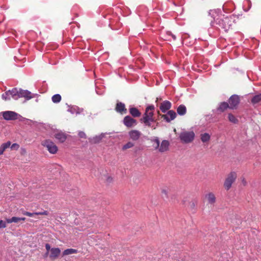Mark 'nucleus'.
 I'll return each instance as SVG.
<instances>
[{"label": "nucleus", "mask_w": 261, "mask_h": 261, "mask_svg": "<svg viewBox=\"0 0 261 261\" xmlns=\"http://www.w3.org/2000/svg\"><path fill=\"white\" fill-rule=\"evenodd\" d=\"M210 15L214 19V21L211 22V25L221 28L227 31L232 25V21L228 16L224 15H219L217 14L216 10H210Z\"/></svg>", "instance_id": "obj_1"}, {"label": "nucleus", "mask_w": 261, "mask_h": 261, "mask_svg": "<svg viewBox=\"0 0 261 261\" xmlns=\"http://www.w3.org/2000/svg\"><path fill=\"white\" fill-rule=\"evenodd\" d=\"M153 143V146L155 150H158L160 152H165L168 150L169 142L168 140H164L160 144V141L158 137H154L151 140Z\"/></svg>", "instance_id": "obj_2"}, {"label": "nucleus", "mask_w": 261, "mask_h": 261, "mask_svg": "<svg viewBox=\"0 0 261 261\" xmlns=\"http://www.w3.org/2000/svg\"><path fill=\"white\" fill-rule=\"evenodd\" d=\"M195 136V133L193 131H185L180 134L179 137L182 142L189 143L193 141Z\"/></svg>", "instance_id": "obj_3"}, {"label": "nucleus", "mask_w": 261, "mask_h": 261, "mask_svg": "<svg viewBox=\"0 0 261 261\" xmlns=\"http://www.w3.org/2000/svg\"><path fill=\"white\" fill-rule=\"evenodd\" d=\"M41 145L45 147L48 152L51 154L57 152L58 148L54 142L49 139L43 140L41 142Z\"/></svg>", "instance_id": "obj_4"}, {"label": "nucleus", "mask_w": 261, "mask_h": 261, "mask_svg": "<svg viewBox=\"0 0 261 261\" xmlns=\"http://www.w3.org/2000/svg\"><path fill=\"white\" fill-rule=\"evenodd\" d=\"M50 136H53L60 143L64 142L67 138V134L61 130L52 129Z\"/></svg>", "instance_id": "obj_5"}, {"label": "nucleus", "mask_w": 261, "mask_h": 261, "mask_svg": "<svg viewBox=\"0 0 261 261\" xmlns=\"http://www.w3.org/2000/svg\"><path fill=\"white\" fill-rule=\"evenodd\" d=\"M237 178V173L231 172L227 176L224 183V187L226 190H228Z\"/></svg>", "instance_id": "obj_6"}, {"label": "nucleus", "mask_w": 261, "mask_h": 261, "mask_svg": "<svg viewBox=\"0 0 261 261\" xmlns=\"http://www.w3.org/2000/svg\"><path fill=\"white\" fill-rule=\"evenodd\" d=\"M4 118L6 120H14L17 119L20 116L18 114L11 111H7L2 112Z\"/></svg>", "instance_id": "obj_7"}, {"label": "nucleus", "mask_w": 261, "mask_h": 261, "mask_svg": "<svg viewBox=\"0 0 261 261\" xmlns=\"http://www.w3.org/2000/svg\"><path fill=\"white\" fill-rule=\"evenodd\" d=\"M123 123L127 127H133L137 125V121L129 116H125L123 119Z\"/></svg>", "instance_id": "obj_8"}, {"label": "nucleus", "mask_w": 261, "mask_h": 261, "mask_svg": "<svg viewBox=\"0 0 261 261\" xmlns=\"http://www.w3.org/2000/svg\"><path fill=\"white\" fill-rule=\"evenodd\" d=\"M239 103V98L238 95H232L229 99V108L235 109Z\"/></svg>", "instance_id": "obj_9"}, {"label": "nucleus", "mask_w": 261, "mask_h": 261, "mask_svg": "<svg viewBox=\"0 0 261 261\" xmlns=\"http://www.w3.org/2000/svg\"><path fill=\"white\" fill-rule=\"evenodd\" d=\"M36 95H37V94H32L28 90L20 89L19 98L24 97L26 100H28L35 97Z\"/></svg>", "instance_id": "obj_10"}, {"label": "nucleus", "mask_w": 261, "mask_h": 261, "mask_svg": "<svg viewBox=\"0 0 261 261\" xmlns=\"http://www.w3.org/2000/svg\"><path fill=\"white\" fill-rule=\"evenodd\" d=\"M68 109L67 111L72 114H75L76 115H79L82 113L84 111V109L83 108H79L76 106L68 105Z\"/></svg>", "instance_id": "obj_11"}, {"label": "nucleus", "mask_w": 261, "mask_h": 261, "mask_svg": "<svg viewBox=\"0 0 261 261\" xmlns=\"http://www.w3.org/2000/svg\"><path fill=\"white\" fill-rule=\"evenodd\" d=\"M176 116V113L173 110H170L168 112L167 114L163 115V118L167 122H169L170 121L174 119Z\"/></svg>", "instance_id": "obj_12"}, {"label": "nucleus", "mask_w": 261, "mask_h": 261, "mask_svg": "<svg viewBox=\"0 0 261 261\" xmlns=\"http://www.w3.org/2000/svg\"><path fill=\"white\" fill-rule=\"evenodd\" d=\"M153 112H145L142 118L141 119V121L142 123L147 122L149 121H154L153 118Z\"/></svg>", "instance_id": "obj_13"}, {"label": "nucleus", "mask_w": 261, "mask_h": 261, "mask_svg": "<svg viewBox=\"0 0 261 261\" xmlns=\"http://www.w3.org/2000/svg\"><path fill=\"white\" fill-rule=\"evenodd\" d=\"M171 107V103L168 100L163 101L160 106V109L163 113H165Z\"/></svg>", "instance_id": "obj_14"}, {"label": "nucleus", "mask_w": 261, "mask_h": 261, "mask_svg": "<svg viewBox=\"0 0 261 261\" xmlns=\"http://www.w3.org/2000/svg\"><path fill=\"white\" fill-rule=\"evenodd\" d=\"M205 198L206 199L208 203L211 205H214L216 201L215 195L212 192L207 193L205 195Z\"/></svg>", "instance_id": "obj_15"}, {"label": "nucleus", "mask_w": 261, "mask_h": 261, "mask_svg": "<svg viewBox=\"0 0 261 261\" xmlns=\"http://www.w3.org/2000/svg\"><path fill=\"white\" fill-rule=\"evenodd\" d=\"M141 135V132L137 130H132L129 132L130 138L134 141L138 140L140 137Z\"/></svg>", "instance_id": "obj_16"}, {"label": "nucleus", "mask_w": 261, "mask_h": 261, "mask_svg": "<svg viewBox=\"0 0 261 261\" xmlns=\"http://www.w3.org/2000/svg\"><path fill=\"white\" fill-rule=\"evenodd\" d=\"M107 134V133H101L99 135L95 136L93 138H89V141L92 143H99Z\"/></svg>", "instance_id": "obj_17"}, {"label": "nucleus", "mask_w": 261, "mask_h": 261, "mask_svg": "<svg viewBox=\"0 0 261 261\" xmlns=\"http://www.w3.org/2000/svg\"><path fill=\"white\" fill-rule=\"evenodd\" d=\"M61 250L58 248H52L50 249V257L52 259L57 258L60 254Z\"/></svg>", "instance_id": "obj_18"}, {"label": "nucleus", "mask_w": 261, "mask_h": 261, "mask_svg": "<svg viewBox=\"0 0 261 261\" xmlns=\"http://www.w3.org/2000/svg\"><path fill=\"white\" fill-rule=\"evenodd\" d=\"M20 89L18 90L17 88H13L10 90L11 97L17 100L19 98Z\"/></svg>", "instance_id": "obj_19"}, {"label": "nucleus", "mask_w": 261, "mask_h": 261, "mask_svg": "<svg viewBox=\"0 0 261 261\" xmlns=\"http://www.w3.org/2000/svg\"><path fill=\"white\" fill-rule=\"evenodd\" d=\"M223 9L224 11L226 12H230L232 11L234 9L233 5L231 3H225L223 6Z\"/></svg>", "instance_id": "obj_20"}, {"label": "nucleus", "mask_w": 261, "mask_h": 261, "mask_svg": "<svg viewBox=\"0 0 261 261\" xmlns=\"http://www.w3.org/2000/svg\"><path fill=\"white\" fill-rule=\"evenodd\" d=\"M116 110L117 112L122 113L123 112L126 113V109L125 108V105L122 102H118L117 104Z\"/></svg>", "instance_id": "obj_21"}, {"label": "nucleus", "mask_w": 261, "mask_h": 261, "mask_svg": "<svg viewBox=\"0 0 261 261\" xmlns=\"http://www.w3.org/2000/svg\"><path fill=\"white\" fill-rule=\"evenodd\" d=\"M210 139L211 135L207 133H204L200 135V139L204 143L208 142Z\"/></svg>", "instance_id": "obj_22"}, {"label": "nucleus", "mask_w": 261, "mask_h": 261, "mask_svg": "<svg viewBox=\"0 0 261 261\" xmlns=\"http://www.w3.org/2000/svg\"><path fill=\"white\" fill-rule=\"evenodd\" d=\"M129 113L134 117H138L141 115V113L136 108H130L129 109Z\"/></svg>", "instance_id": "obj_23"}, {"label": "nucleus", "mask_w": 261, "mask_h": 261, "mask_svg": "<svg viewBox=\"0 0 261 261\" xmlns=\"http://www.w3.org/2000/svg\"><path fill=\"white\" fill-rule=\"evenodd\" d=\"M186 107L183 105H180L177 109V113L179 115H184L186 113Z\"/></svg>", "instance_id": "obj_24"}, {"label": "nucleus", "mask_w": 261, "mask_h": 261, "mask_svg": "<svg viewBox=\"0 0 261 261\" xmlns=\"http://www.w3.org/2000/svg\"><path fill=\"white\" fill-rule=\"evenodd\" d=\"M145 125L147 126L152 128L153 129H155L158 126V123H155V121H149L147 122L143 123Z\"/></svg>", "instance_id": "obj_25"}, {"label": "nucleus", "mask_w": 261, "mask_h": 261, "mask_svg": "<svg viewBox=\"0 0 261 261\" xmlns=\"http://www.w3.org/2000/svg\"><path fill=\"white\" fill-rule=\"evenodd\" d=\"M51 100L54 103H59L61 100V96L59 94H55L52 96Z\"/></svg>", "instance_id": "obj_26"}, {"label": "nucleus", "mask_w": 261, "mask_h": 261, "mask_svg": "<svg viewBox=\"0 0 261 261\" xmlns=\"http://www.w3.org/2000/svg\"><path fill=\"white\" fill-rule=\"evenodd\" d=\"M77 252V250L74 249H67L65 250L63 252V255H67L69 254L76 253Z\"/></svg>", "instance_id": "obj_27"}, {"label": "nucleus", "mask_w": 261, "mask_h": 261, "mask_svg": "<svg viewBox=\"0 0 261 261\" xmlns=\"http://www.w3.org/2000/svg\"><path fill=\"white\" fill-rule=\"evenodd\" d=\"M10 90L7 91L2 95V98L4 100H9L11 99Z\"/></svg>", "instance_id": "obj_28"}, {"label": "nucleus", "mask_w": 261, "mask_h": 261, "mask_svg": "<svg viewBox=\"0 0 261 261\" xmlns=\"http://www.w3.org/2000/svg\"><path fill=\"white\" fill-rule=\"evenodd\" d=\"M261 101V93L259 94L255 95L251 99V102L253 104L257 103Z\"/></svg>", "instance_id": "obj_29"}, {"label": "nucleus", "mask_w": 261, "mask_h": 261, "mask_svg": "<svg viewBox=\"0 0 261 261\" xmlns=\"http://www.w3.org/2000/svg\"><path fill=\"white\" fill-rule=\"evenodd\" d=\"M227 108H229L228 103L226 102H222L220 105V106L218 109V110H219L221 112H223L225 110H226Z\"/></svg>", "instance_id": "obj_30"}, {"label": "nucleus", "mask_w": 261, "mask_h": 261, "mask_svg": "<svg viewBox=\"0 0 261 261\" xmlns=\"http://www.w3.org/2000/svg\"><path fill=\"white\" fill-rule=\"evenodd\" d=\"M170 191V189L168 188L165 187L162 189V194L164 197H168V193Z\"/></svg>", "instance_id": "obj_31"}, {"label": "nucleus", "mask_w": 261, "mask_h": 261, "mask_svg": "<svg viewBox=\"0 0 261 261\" xmlns=\"http://www.w3.org/2000/svg\"><path fill=\"white\" fill-rule=\"evenodd\" d=\"M101 178L102 180H106L108 183H110L112 181V178L108 174H104Z\"/></svg>", "instance_id": "obj_32"}, {"label": "nucleus", "mask_w": 261, "mask_h": 261, "mask_svg": "<svg viewBox=\"0 0 261 261\" xmlns=\"http://www.w3.org/2000/svg\"><path fill=\"white\" fill-rule=\"evenodd\" d=\"M6 221H7V223H11L12 222L17 223L19 221H20V219H19V217H13L10 219H7L6 220Z\"/></svg>", "instance_id": "obj_33"}, {"label": "nucleus", "mask_w": 261, "mask_h": 261, "mask_svg": "<svg viewBox=\"0 0 261 261\" xmlns=\"http://www.w3.org/2000/svg\"><path fill=\"white\" fill-rule=\"evenodd\" d=\"M11 144V142L8 141L6 143H3L0 147L5 151L6 149L10 147Z\"/></svg>", "instance_id": "obj_34"}, {"label": "nucleus", "mask_w": 261, "mask_h": 261, "mask_svg": "<svg viewBox=\"0 0 261 261\" xmlns=\"http://www.w3.org/2000/svg\"><path fill=\"white\" fill-rule=\"evenodd\" d=\"M134 146V143L132 142H128L126 144H125L124 145H123L122 149L123 150L127 149L130 148H132Z\"/></svg>", "instance_id": "obj_35"}, {"label": "nucleus", "mask_w": 261, "mask_h": 261, "mask_svg": "<svg viewBox=\"0 0 261 261\" xmlns=\"http://www.w3.org/2000/svg\"><path fill=\"white\" fill-rule=\"evenodd\" d=\"M228 117L229 120L232 123H236L238 121V120L236 119V118L231 114L228 115Z\"/></svg>", "instance_id": "obj_36"}, {"label": "nucleus", "mask_w": 261, "mask_h": 261, "mask_svg": "<svg viewBox=\"0 0 261 261\" xmlns=\"http://www.w3.org/2000/svg\"><path fill=\"white\" fill-rule=\"evenodd\" d=\"M10 147L12 150H17L19 147V145L17 143H13L11 145Z\"/></svg>", "instance_id": "obj_37"}, {"label": "nucleus", "mask_w": 261, "mask_h": 261, "mask_svg": "<svg viewBox=\"0 0 261 261\" xmlns=\"http://www.w3.org/2000/svg\"><path fill=\"white\" fill-rule=\"evenodd\" d=\"M24 215H26L29 217H34L35 216L37 215L36 213H30L28 212H25L23 213Z\"/></svg>", "instance_id": "obj_38"}, {"label": "nucleus", "mask_w": 261, "mask_h": 261, "mask_svg": "<svg viewBox=\"0 0 261 261\" xmlns=\"http://www.w3.org/2000/svg\"><path fill=\"white\" fill-rule=\"evenodd\" d=\"M166 34H167V37L166 38V39H168V37L171 36L174 40H175L176 39V36L174 35H173V34H172L171 32H167Z\"/></svg>", "instance_id": "obj_39"}, {"label": "nucleus", "mask_w": 261, "mask_h": 261, "mask_svg": "<svg viewBox=\"0 0 261 261\" xmlns=\"http://www.w3.org/2000/svg\"><path fill=\"white\" fill-rule=\"evenodd\" d=\"M154 109V107L153 106H149L146 108L145 112H152V111Z\"/></svg>", "instance_id": "obj_40"}, {"label": "nucleus", "mask_w": 261, "mask_h": 261, "mask_svg": "<svg viewBox=\"0 0 261 261\" xmlns=\"http://www.w3.org/2000/svg\"><path fill=\"white\" fill-rule=\"evenodd\" d=\"M6 227V224L5 222L3 220H0V229L2 228H5Z\"/></svg>", "instance_id": "obj_41"}, {"label": "nucleus", "mask_w": 261, "mask_h": 261, "mask_svg": "<svg viewBox=\"0 0 261 261\" xmlns=\"http://www.w3.org/2000/svg\"><path fill=\"white\" fill-rule=\"evenodd\" d=\"M79 136L80 137V138H86V134L84 132H80L79 133Z\"/></svg>", "instance_id": "obj_42"}, {"label": "nucleus", "mask_w": 261, "mask_h": 261, "mask_svg": "<svg viewBox=\"0 0 261 261\" xmlns=\"http://www.w3.org/2000/svg\"><path fill=\"white\" fill-rule=\"evenodd\" d=\"M36 214H37V215H47L48 214V212H47V211H44L41 212H37Z\"/></svg>", "instance_id": "obj_43"}, {"label": "nucleus", "mask_w": 261, "mask_h": 261, "mask_svg": "<svg viewBox=\"0 0 261 261\" xmlns=\"http://www.w3.org/2000/svg\"><path fill=\"white\" fill-rule=\"evenodd\" d=\"M45 248H46V250L47 251V252H48L49 250H50L51 249L49 244H45Z\"/></svg>", "instance_id": "obj_44"}, {"label": "nucleus", "mask_w": 261, "mask_h": 261, "mask_svg": "<svg viewBox=\"0 0 261 261\" xmlns=\"http://www.w3.org/2000/svg\"><path fill=\"white\" fill-rule=\"evenodd\" d=\"M5 151L0 147V155H2Z\"/></svg>", "instance_id": "obj_45"}, {"label": "nucleus", "mask_w": 261, "mask_h": 261, "mask_svg": "<svg viewBox=\"0 0 261 261\" xmlns=\"http://www.w3.org/2000/svg\"><path fill=\"white\" fill-rule=\"evenodd\" d=\"M22 153L25 152V150L24 148H21Z\"/></svg>", "instance_id": "obj_46"}, {"label": "nucleus", "mask_w": 261, "mask_h": 261, "mask_svg": "<svg viewBox=\"0 0 261 261\" xmlns=\"http://www.w3.org/2000/svg\"><path fill=\"white\" fill-rule=\"evenodd\" d=\"M19 219H20V220H23V221H24V220L25 219V218H23H23H19Z\"/></svg>", "instance_id": "obj_47"}, {"label": "nucleus", "mask_w": 261, "mask_h": 261, "mask_svg": "<svg viewBox=\"0 0 261 261\" xmlns=\"http://www.w3.org/2000/svg\"><path fill=\"white\" fill-rule=\"evenodd\" d=\"M159 99L161 100V98H156V101H157Z\"/></svg>", "instance_id": "obj_48"}, {"label": "nucleus", "mask_w": 261, "mask_h": 261, "mask_svg": "<svg viewBox=\"0 0 261 261\" xmlns=\"http://www.w3.org/2000/svg\"><path fill=\"white\" fill-rule=\"evenodd\" d=\"M243 183H244V185H245V184H246V181H245L244 180H243Z\"/></svg>", "instance_id": "obj_49"}]
</instances>
